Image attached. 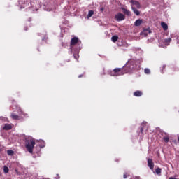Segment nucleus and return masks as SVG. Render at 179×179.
Listing matches in <instances>:
<instances>
[{"label": "nucleus", "instance_id": "dca6fc26", "mask_svg": "<svg viewBox=\"0 0 179 179\" xmlns=\"http://www.w3.org/2000/svg\"><path fill=\"white\" fill-rule=\"evenodd\" d=\"M131 3H133V5H135L136 8H141V4L138 1H131Z\"/></svg>", "mask_w": 179, "mask_h": 179}, {"label": "nucleus", "instance_id": "39448f33", "mask_svg": "<svg viewBox=\"0 0 179 179\" xmlns=\"http://www.w3.org/2000/svg\"><path fill=\"white\" fill-rule=\"evenodd\" d=\"M148 166L150 169V170H153L155 169V163H153V160L150 158L148 159Z\"/></svg>", "mask_w": 179, "mask_h": 179}, {"label": "nucleus", "instance_id": "7ed1b4c3", "mask_svg": "<svg viewBox=\"0 0 179 179\" xmlns=\"http://www.w3.org/2000/svg\"><path fill=\"white\" fill-rule=\"evenodd\" d=\"M109 75H110V76H121V75H124L122 67L114 69L113 71H110Z\"/></svg>", "mask_w": 179, "mask_h": 179}, {"label": "nucleus", "instance_id": "9d476101", "mask_svg": "<svg viewBox=\"0 0 179 179\" xmlns=\"http://www.w3.org/2000/svg\"><path fill=\"white\" fill-rule=\"evenodd\" d=\"M3 129L4 131H10V129H12V125L5 124L4 127H3Z\"/></svg>", "mask_w": 179, "mask_h": 179}, {"label": "nucleus", "instance_id": "b1692460", "mask_svg": "<svg viewBox=\"0 0 179 179\" xmlns=\"http://www.w3.org/2000/svg\"><path fill=\"white\" fill-rule=\"evenodd\" d=\"M74 58H75L76 59H78V58H79V55L74 54Z\"/></svg>", "mask_w": 179, "mask_h": 179}, {"label": "nucleus", "instance_id": "aec40b11", "mask_svg": "<svg viewBox=\"0 0 179 179\" xmlns=\"http://www.w3.org/2000/svg\"><path fill=\"white\" fill-rule=\"evenodd\" d=\"M3 171L6 174H8L9 173V168L6 166H3Z\"/></svg>", "mask_w": 179, "mask_h": 179}, {"label": "nucleus", "instance_id": "4468645a", "mask_svg": "<svg viewBox=\"0 0 179 179\" xmlns=\"http://www.w3.org/2000/svg\"><path fill=\"white\" fill-rule=\"evenodd\" d=\"M132 10L134 13H135V15H136L137 16H139L141 15V13L139 12V10H138V9H136V8L132 7Z\"/></svg>", "mask_w": 179, "mask_h": 179}, {"label": "nucleus", "instance_id": "f03ea898", "mask_svg": "<svg viewBox=\"0 0 179 179\" xmlns=\"http://www.w3.org/2000/svg\"><path fill=\"white\" fill-rule=\"evenodd\" d=\"M123 73H129V72H132L134 69H135V62L134 61L127 62L126 64L122 67Z\"/></svg>", "mask_w": 179, "mask_h": 179}, {"label": "nucleus", "instance_id": "bb28decb", "mask_svg": "<svg viewBox=\"0 0 179 179\" xmlns=\"http://www.w3.org/2000/svg\"><path fill=\"white\" fill-rule=\"evenodd\" d=\"M140 131H141V134H143V127H141Z\"/></svg>", "mask_w": 179, "mask_h": 179}, {"label": "nucleus", "instance_id": "f8f14e48", "mask_svg": "<svg viewBox=\"0 0 179 179\" xmlns=\"http://www.w3.org/2000/svg\"><path fill=\"white\" fill-rule=\"evenodd\" d=\"M161 26L164 30H167L169 29V26L167 25V24H166V22H161Z\"/></svg>", "mask_w": 179, "mask_h": 179}, {"label": "nucleus", "instance_id": "9b49d317", "mask_svg": "<svg viewBox=\"0 0 179 179\" xmlns=\"http://www.w3.org/2000/svg\"><path fill=\"white\" fill-rule=\"evenodd\" d=\"M170 43H171V38L164 39V43L165 44V45H170Z\"/></svg>", "mask_w": 179, "mask_h": 179}, {"label": "nucleus", "instance_id": "6e6552de", "mask_svg": "<svg viewBox=\"0 0 179 179\" xmlns=\"http://www.w3.org/2000/svg\"><path fill=\"white\" fill-rule=\"evenodd\" d=\"M142 23H143V20L138 19L135 21L134 26H136L138 27L141 26V24H142Z\"/></svg>", "mask_w": 179, "mask_h": 179}, {"label": "nucleus", "instance_id": "423d86ee", "mask_svg": "<svg viewBox=\"0 0 179 179\" xmlns=\"http://www.w3.org/2000/svg\"><path fill=\"white\" fill-rule=\"evenodd\" d=\"M79 43V38L73 37L71 39V47H73V45H76V43Z\"/></svg>", "mask_w": 179, "mask_h": 179}, {"label": "nucleus", "instance_id": "cd10ccee", "mask_svg": "<svg viewBox=\"0 0 179 179\" xmlns=\"http://www.w3.org/2000/svg\"><path fill=\"white\" fill-rule=\"evenodd\" d=\"M104 10V8H101V12H103Z\"/></svg>", "mask_w": 179, "mask_h": 179}, {"label": "nucleus", "instance_id": "a878e982", "mask_svg": "<svg viewBox=\"0 0 179 179\" xmlns=\"http://www.w3.org/2000/svg\"><path fill=\"white\" fill-rule=\"evenodd\" d=\"M83 76H85V74H80L78 76V78H83Z\"/></svg>", "mask_w": 179, "mask_h": 179}, {"label": "nucleus", "instance_id": "f257e3e1", "mask_svg": "<svg viewBox=\"0 0 179 179\" xmlns=\"http://www.w3.org/2000/svg\"><path fill=\"white\" fill-rule=\"evenodd\" d=\"M34 146H36V141H34V138H26L25 148L29 153H33V150L34 149Z\"/></svg>", "mask_w": 179, "mask_h": 179}, {"label": "nucleus", "instance_id": "20e7f679", "mask_svg": "<svg viewBox=\"0 0 179 179\" xmlns=\"http://www.w3.org/2000/svg\"><path fill=\"white\" fill-rule=\"evenodd\" d=\"M115 19L117 20V22H122V20H125V15L121 13H119L115 16Z\"/></svg>", "mask_w": 179, "mask_h": 179}, {"label": "nucleus", "instance_id": "0eeeda50", "mask_svg": "<svg viewBox=\"0 0 179 179\" xmlns=\"http://www.w3.org/2000/svg\"><path fill=\"white\" fill-rule=\"evenodd\" d=\"M123 13H124V15H127V16H131V11H129L128 9L124 8V7H122L121 8Z\"/></svg>", "mask_w": 179, "mask_h": 179}, {"label": "nucleus", "instance_id": "a211bd4d", "mask_svg": "<svg viewBox=\"0 0 179 179\" xmlns=\"http://www.w3.org/2000/svg\"><path fill=\"white\" fill-rule=\"evenodd\" d=\"M7 155H8V156H13V155H15V152L12 150H8Z\"/></svg>", "mask_w": 179, "mask_h": 179}, {"label": "nucleus", "instance_id": "ddd939ff", "mask_svg": "<svg viewBox=\"0 0 179 179\" xmlns=\"http://www.w3.org/2000/svg\"><path fill=\"white\" fill-rule=\"evenodd\" d=\"M10 117L13 120H20L19 115H16L15 113H12Z\"/></svg>", "mask_w": 179, "mask_h": 179}, {"label": "nucleus", "instance_id": "f3484780", "mask_svg": "<svg viewBox=\"0 0 179 179\" xmlns=\"http://www.w3.org/2000/svg\"><path fill=\"white\" fill-rule=\"evenodd\" d=\"M163 141L165 142V143H169V141H170V138L169 136H166L163 137Z\"/></svg>", "mask_w": 179, "mask_h": 179}, {"label": "nucleus", "instance_id": "6ab92c4d", "mask_svg": "<svg viewBox=\"0 0 179 179\" xmlns=\"http://www.w3.org/2000/svg\"><path fill=\"white\" fill-rule=\"evenodd\" d=\"M111 40H112L113 43H116V41H117V40H118V36H112Z\"/></svg>", "mask_w": 179, "mask_h": 179}, {"label": "nucleus", "instance_id": "2eb2a0df", "mask_svg": "<svg viewBox=\"0 0 179 179\" xmlns=\"http://www.w3.org/2000/svg\"><path fill=\"white\" fill-rule=\"evenodd\" d=\"M93 15H94V11H93L92 10H90L88 12V15H87V19H90V17H92L93 16Z\"/></svg>", "mask_w": 179, "mask_h": 179}, {"label": "nucleus", "instance_id": "c85d7f7f", "mask_svg": "<svg viewBox=\"0 0 179 179\" xmlns=\"http://www.w3.org/2000/svg\"><path fill=\"white\" fill-rule=\"evenodd\" d=\"M0 176H1V173H0Z\"/></svg>", "mask_w": 179, "mask_h": 179}, {"label": "nucleus", "instance_id": "4be33fe9", "mask_svg": "<svg viewBox=\"0 0 179 179\" xmlns=\"http://www.w3.org/2000/svg\"><path fill=\"white\" fill-rule=\"evenodd\" d=\"M144 72L146 75H149V73H150V70L149 69H145Z\"/></svg>", "mask_w": 179, "mask_h": 179}, {"label": "nucleus", "instance_id": "5701e85b", "mask_svg": "<svg viewBox=\"0 0 179 179\" xmlns=\"http://www.w3.org/2000/svg\"><path fill=\"white\" fill-rule=\"evenodd\" d=\"M42 145H40V148H44V146H45V143H44V141L41 142Z\"/></svg>", "mask_w": 179, "mask_h": 179}, {"label": "nucleus", "instance_id": "1a4fd4ad", "mask_svg": "<svg viewBox=\"0 0 179 179\" xmlns=\"http://www.w3.org/2000/svg\"><path fill=\"white\" fill-rule=\"evenodd\" d=\"M142 94H143V93L142 92V91H139V90L136 91L134 93V96L135 97H141V96H142Z\"/></svg>", "mask_w": 179, "mask_h": 179}, {"label": "nucleus", "instance_id": "412c9836", "mask_svg": "<svg viewBox=\"0 0 179 179\" xmlns=\"http://www.w3.org/2000/svg\"><path fill=\"white\" fill-rule=\"evenodd\" d=\"M155 173H156V174H162V169H160V168H157V169H155Z\"/></svg>", "mask_w": 179, "mask_h": 179}, {"label": "nucleus", "instance_id": "393cba45", "mask_svg": "<svg viewBox=\"0 0 179 179\" xmlns=\"http://www.w3.org/2000/svg\"><path fill=\"white\" fill-rule=\"evenodd\" d=\"M127 177H128V175H127V173H124V175H123V178H127Z\"/></svg>", "mask_w": 179, "mask_h": 179}]
</instances>
